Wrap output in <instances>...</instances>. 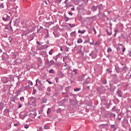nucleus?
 Instances as JSON below:
<instances>
[{"label":"nucleus","instance_id":"nucleus-1","mask_svg":"<svg viewBox=\"0 0 131 131\" xmlns=\"http://www.w3.org/2000/svg\"><path fill=\"white\" fill-rule=\"evenodd\" d=\"M29 100L30 103H32V105L33 107H36V98L34 97H31L29 98Z\"/></svg>","mask_w":131,"mask_h":131},{"label":"nucleus","instance_id":"nucleus-2","mask_svg":"<svg viewBox=\"0 0 131 131\" xmlns=\"http://www.w3.org/2000/svg\"><path fill=\"white\" fill-rule=\"evenodd\" d=\"M116 95H117L119 98H122L123 93H122V91L120 89H118L116 92Z\"/></svg>","mask_w":131,"mask_h":131},{"label":"nucleus","instance_id":"nucleus-3","mask_svg":"<svg viewBox=\"0 0 131 131\" xmlns=\"http://www.w3.org/2000/svg\"><path fill=\"white\" fill-rule=\"evenodd\" d=\"M26 116H27V114L25 112H22L19 114V118L21 119H24Z\"/></svg>","mask_w":131,"mask_h":131},{"label":"nucleus","instance_id":"nucleus-4","mask_svg":"<svg viewBox=\"0 0 131 131\" xmlns=\"http://www.w3.org/2000/svg\"><path fill=\"white\" fill-rule=\"evenodd\" d=\"M2 18H3V21H5V22L10 21V19H11V17H10V16L8 15L7 14L3 16V17Z\"/></svg>","mask_w":131,"mask_h":131},{"label":"nucleus","instance_id":"nucleus-5","mask_svg":"<svg viewBox=\"0 0 131 131\" xmlns=\"http://www.w3.org/2000/svg\"><path fill=\"white\" fill-rule=\"evenodd\" d=\"M2 80L4 82V83H7V82H9L10 81L11 82V80H10V78L6 77H4L2 78Z\"/></svg>","mask_w":131,"mask_h":131},{"label":"nucleus","instance_id":"nucleus-6","mask_svg":"<svg viewBox=\"0 0 131 131\" xmlns=\"http://www.w3.org/2000/svg\"><path fill=\"white\" fill-rule=\"evenodd\" d=\"M122 125L123 126V127H125L126 126H127L128 125V120L125 119L124 120L123 122L122 123Z\"/></svg>","mask_w":131,"mask_h":131},{"label":"nucleus","instance_id":"nucleus-7","mask_svg":"<svg viewBox=\"0 0 131 131\" xmlns=\"http://www.w3.org/2000/svg\"><path fill=\"white\" fill-rule=\"evenodd\" d=\"M110 127L111 129H113V130L115 131L116 129H117L118 126L115 124H112L111 125Z\"/></svg>","mask_w":131,"mask_h":131},{"label":"nucleus","instance_id":"nucleus-8","mask_svg":"<svg viewBox=\"0 0 131 131\" xmlns=\"http://www.w3.org/2000/svg\"><path fill=\"white\" fill-rule=\"evenodd\" d=\"M38 66H42V59L41 58H39L37 60Z\"/></svg>","mask_w":131,"mask_h":131},{"label":"nucleus","instance_id":"nucleus-9","mask_svg":"<svg viewBox=\"0 0 131 131\" xmlns=\"http://www.w3.org/2000/svg\"><path fill=\"white\" fill-rule=\"evenodd\" d=\"M77 49L78 53H81V49H82V46H78Z\"/></svg>","mask_w":131,"mask_h":131},{"label":"nucleus","instance_id":"nucleus-10","mask_svg":"<svg viewBox=\"0 0 131 131\" xmlns=\"http://www.w3.org/2000/svg\"><path fill=\"white\" fill-rule=\"evenodd\" d=\"M77 9L79 13H81V11L82 10V5H79V7L77 8Z\"/></svg>","mask_w":131,"mask_h":131},{"label":"nucleus","instance_id":"nucleus-11","mask_svg":"<svg viewBox=\"0 0 131 131\" xmlns=\"http://www.w3.org/2000/svg\"><path fill=\"white\" fill-rule=\"evenodd\" d=\"M97 9H98V6H93L91 8V11H92V12H96Z\"/></svg>","mask_w":131,"mask_h":131},{"label":"nucleus","instance_id":"nucleus-12","mask_svg":"<svg viewBox=\"0 0 131 131\" xmlns=\"http://www.w3.org/2000/svg\"><path fill=\"white\" fill-rule=\"evenodd\" d=\"M4 107H5V104L3 102H1L0 103V110H3L4 109Z\"/></svg>","mask_w":131,"mask_h":131},{"label":"nucleus","instance_id":"nucleus-13","mask_svg":"<svg viewBox=\"0 0 131 131\" xmlns=\"http://www.w3.org/2000/svg\"><path fill=\"white\" fill-rule=\"evenodd\" d=\"M53 34L55 37H59V36H60V33L59 32H53Z\"/></svg>","mask_w":131,"mask_h":131},{"label":"nucleus","instance_id":"nucleus-14","mask_svg":"<svg viewBox=\"0 0 131 131\" xmlns=\"http://www.w3.org/2000/svg\"><path fill=\"white\" fill-rule=\"evenodd\" d=\"M115 90H116V86H111V88H110L111 92H114V91H115Z\"/></svg>","mask_w":131,"mask_h":131},{"label":"nucleus","instance_id":"nucleus-15","mask_svg":"<svg viewBox=\"0 0 131 131\" xmlns=\"http://www.w3.org/2000/svg\"><path fill=\"white\" fill-rule=\"evenodd\" d=\"M39 91H43V86L42 84H40L38 86Z\"/></svg>","mask_w":131,"mask_h":131},{"label":"nucleus","instance_id":"nucleus-16","mask_svg":"<svg viewBox=\"0 0 131 131\" xmlns=\"http://www.w3.org/2000/svg\"><path fill=\"white\" fill-rule=\"evenodd\" d=\"M115 70L117 73H119V72H120V69L118 67L115 66Z\"/></svg>","mask_w":131,"mask_h":131},{"label":"nucleus","instance_id":"nucleus-17","mask_svg":"<svg viewBox=\"0 0 131 131\" xmlns=\"http://www.w3.org/2000/svg\"><path fill=\"white\" fill-rule=\"evenodd\" d=\"M76 32L75 31L74 32H72L71 33V36H72L73 37H75L76 36V35L75 34Z\"/></svg>","mask_w":131,"mask_h":131},{"label":"nucleus","instance_id":"nucleus-18","mask_svg":"<svg viewBox=\"0 0 131 131\" xmlns=\"http://www.w3.org/2000/svg\"><path fill=\"white\" fill-rule=\"evenodd\" d=\"M42 101V103H43L44 104H46V103H47V98H45V97H42L41 99Z\"/></svg>","mask_w":131,"mask_h":131},{"label":"nucleus","instance_id":"nucleus-19","mask_svg":"<svg viewBox=\"0 0 131 131\" xmlns=\"http://www.w3.org/2000/svg\"><path fill=\"white\" fill-rule=\"evenodd\" d=\"M128 70V69L126 67H124L122 68V71H124V72H126Z\"/></svg>","mask_w":131,"mask_h":131},{"label":"nucleus","instance_id":"nucleus-20","mask_svg":"<svg viewBox=\"0 0 131 131\" xmlns=\"http://www.w3.org/2000/svg\"><path fill=\"white\" fill-rule=\"evenodd\" d=\"M47 35L45 36V38H48L50 36V33H49V30L47 29Z\"/></svg>","mask_w":131,"mask_h":131},{"label":"nucleus","instance_id":"nucleus-21","mask_svg":"<svg viewBox=\"0 0 131 131\" xmlns=\"http://www.w3.org/2000/svg\"><path fill=\"white\" fill-rule=\"evenodd\" d=\"M49 63L51 64L50 66H52V65H55V61L53 60H51L49 61Z\"/></svg>","mask_w":131,"mask_h":131},{"label":"nucleus","instance_id":"nucleus-22","mask_svg":"<svg viewBox=\"0 0 131 131\" xmlns=\"http://www.w3.org/2000/svg\"><path fill=\"white\" fill-rule=\"evenodd\" d=\"M77 43H81L82 42V39L81 38H79L77 41Z\"/></svg>","mask_w":131,"mask_h":131},{"label":"nucleus","instance_id":"nucleus-23","mask_svg":"<svg viewBox=\"0 0 131 131\" xmlns=\"http://www.w3.org/2000/svg\"><path fill=\"white\" fill-rule=\"evenodd\" d=\"M112 76L113 77V79H116L117 78V75L116 74H112Z\"/></svg>","mask_w":131,"mask_h":131},{"label":"nucleus","instance_id":"nucleus-24","mask_svg":"<svg viewBox=\"0 0 131 131\" xmlns=\"http://www.w3.org/2000/svg\"><path fill=\"white\" fill-rule=\"evenodd\" d=\"M51 112H52V110H51L50 108H48V111L47 112V114H50V113H51Z\"/></svg>","mask_w":131,"mask_h":131},{"label":"nucleus","instance_id":"nucleus-25","mask_svg":"<svg viewBox=\"0 0 131 131\" xmlns=\"http://www.w3.org/2000/svg\"><path fill=\"white\" fill-rule=\"evenodd\" d=\"M106 32L108 35H111L112 34V32L108 31V30H106Z\"/></svg>","mask_w":131,"mask_h":131},{"label":"nucleus","instance_id":"nucleus-26","mask_svg":"<svg viewBox=\"0 0 131 131\" xmlns=\"http://www.w3.org/2000/svg\"><path fill=\"white\" fill-rule=\"evenodd\" d=\"M81 90V89L80 88H75L74 89V91L75 92H79V91H80Z\"/></svg>","mask_w":131,"mask_h":131},{"label":"nucleus","instance_id":"nucleus-27","mask_svg":"<svg viewBox=\"0 0 131 131\" xmlns=\"http://www.w3.org/2000/svg\"><path fill=\"white\" fill-rule=\"evenodd\" d=\"M16 99H17V98L15 96H13L12 98V102H14L15 103V102H16Z\"/></svg>","mask_w":131,"mask_h":131},{"label":"nucleus","instance_id":"nucleus-28","mask_svg":"<svg viewBox=\"0 0 131 131\" xmlns=\"http://www.w3.org/2000/svg\"><path fill=\"white\" fill-rule=\"evenodd\" d=\"M65 18L64 19L66 20V22H68L69 20H70V18L67 16H66V15H65Z\"/></svg>","mask_w":131,"mask_h":131},{"label":"nucleus","instance_id":"nucleus-29","mask_svg":"<svg viewBox=\"0 0 131 131\" xmlns=\"http://www.w3.org/2000/svg\"><path fill=\"white\" fill-rule=\"evenodd\" d=\"M69 26L71 28H73V27H75V25L73 24H69Z\"/></svg>","mask_w":131,"mask_h":131},{"label":"nucleus","instance_id":"nucleus-30","mask_svg":"<svg viewBox=\"0 0 131 131\" xmlns=\"http://www.w3.org/2000/svg\"><path fill=\"white\" fill-rule=\"evenodd\" d=\"M65 102H66V99H64L62 100H61L60 101V103L62 104V105H63V104H64Z\"/></svg>","mask_w":131,"mask_h":131},{"label":"nucleus","instance_id":"nucleus-31","mask_svg":"<svg viewBox=\"0 0 131 131\" xmlns=\"http://www.w3.org/2000/svg\"><path fill=\"white\" fill-rule=\"evenodd\" d=\"M47 24L49 25V26H51V25H53V24H54V23H53L52 21H50L47 23Z\"/></svg>","mask_w":131,"mask_h":131},{"label":"nucleus","instance_id":"nucleus-32","mask_svg":"<svg viewBox=\"0 0 131 131\" xmlns=\"http://www.w3.org/2000/svg\"><path fill=\"white\" fill-rule=\"evenodd\" d=\"M57 113H61V108H59L56 110Z\"/></svg>","mask_w":131,"mask_h":131},{"label":"nucleus","instance_id":"nucleus-33","mask_svg":"<svg viewBox=\"0 0 131 131\" xmlns=\"http://www.w3.org/2000/svg\"><path fill=\"white\" fill-rule=\"evenodd\" d=\"M53 51H54V50L51 49L50 51L49 52V55H53Z\"/></svg>","mask_w":131,"mask_h":131},{"label":"nucleus","instance_id":"nucleus-34","mask_svg":"<svg viewBox=\"0 0 131 131\" xmlns=\"http://www.w3.org/2000/svg\"><path fill=\"white\" fill-rule=\"evenodd\" d=\"M47 92H49V93H51L52 92V90L51 89V88L48 87L47 89Z\"/></svg>","mask_w":131,"mask_h":131},{"label":"nucleus","instance_id":"nucleus-35","mask_svg":"<svg viewBox=\"0 0 131 131\" xmlns=\"http://www.w3.org/2000/svg\"><path fill=\"white\" fill-rule=\"evenodd\" d=\"M103 84H107V80L104 79L102 82Z\"/></svg>","mask_w":131,"mask_h":131},{"label":"nucleus","instance_id":"nucleus-36","mask_svg":"<svg viewBox=\"0 0 131 131\" xmlns=\"http://www.w3.org/2000/svg\"><path fill=\"white\" fill-rule=\"evenodd\" d=\"M25 89L26 90H29L30 89V85H28L27 86H25Z\"/></svg>","mask_w":131,"mask_h":131},{"label":"nucleus","instance_id":"nucleus-37","mask_svg":"<svg viewBox=\"0 0 131 131\" xmlns=\"http://www.w3.org/2000/svg\"><path fill=\"white\" fill-rule=\"evenodd\" d=\"M61 53H59L58 55L55 56V57H56L57 59H59V58H60V57H61Z\"/></svg>","mask_w":131,"mask_h":131},{"label":"nucleus","instance_id":"nucleus-38","mask_svg":"<svg viewBox=\"0 0 131 131\" xmlns=\"http://www.w3.org/2000/svg\"><path fill=\"white\" fill-rule=\"evenodd\" d=\"M4 8H5V6H4V3H2V4L0 5V9H4Z\"/></svg>","mask_w":131,"mask_h":131},{"label":"nucleus","instance_id":"nucleus-39","mask_svg":"<svg viewBox=\"0 0 131 131\" xmlns=\"http://www.w3.org/2000/svg\"><path fill=\"white\" fill-rule=\"evenodd\" d=\"M37 131H42V127H39Z\"/></svg>","mask_w":131,"mask_h":131},{"label":"nucleus","instance_id":"nucleus-40","mask_svg":"<svg viewBox=\"0 0 131 131\" xmlns=\"http://www.w3.org/2000/svg\"><path fill=\"white\" fill-rule=\"evenodd\" d=\"M107 51L108 53H109L110 52H112V49L111 48H108Z\"/></svg>","mask_w":131,"mask_h":131},{"label":"nucleus","instance_id":"nucleus-41","mask_svg":"<svg viewBox=\"0 0 131 131\" xmlns=\"http://www.w3.org/2000/svg\"><path fill=\"white\" fill-rule=\"evenodd\" d=\"M17 106H18V108H21V107H22V104H21V103H18L17 104Z\"/></svg>","mask_w":131,"mask_h":131},{"label":"nucleus","instance_id":"nucleus-42","mask_svg":"<svg viewBox=\"0 0 131 131\" xmlns=\"http://www.w3.org/2000/svg\"><path fill=\"white\" fill-rule=\"evenodd\" d=\"M29 85H32H32H33V83H32V81H29Z\"/></svg>","mask_w":131,"mask_h":131},{"label":"nucleus","instance_id":"nucleus-43","mask_svg":"<svg viewBox=\"0 0 131 131\" xmlns=\"http://www.w3.org/2000/svg\"><path fill=\"white\" fill-rule=\"evenodd\" d=\"M49 73L53 74V73H54V70L53 69H51L49 70Z\"/></svg>","mask_w":131,"mask_h":131},{"label":"nucleus","instance_id":"nucleus-44","mask_svg":"<svg viewBox=\"0 0 131 131\" xmlns=\"http://www.w3.org/2000/svg\"><path fill=\"white\" fill-rule=\"evenodd\" d=\"M20 100L21 102H24V97H20Z\"/></svg>","mask_w":131,"mask_h":131},{"label":"nucleus","instance_id":"nucleus-45","mask_svg":"<svg viewBox=\"0 0 131 131\" xmlns=\"http://www.w3.org/2000/svg\"><path fill=\"white\" fill-rule=\"evenodd\" d=\"M69 49H70L69 47H66L65 50L66 51V52H69Z\"/></svg>","mask_w":131,"mask_h":131},{"label":"nucleus","instance_id":"nucleus-46","mask_svg":"<svg viewBox=\"0 0 131 131\" xmlns=\"http://www.w3.org/2000/svg\"><path fill=\"white\" fill-rule=\"evenodd\" d=\"M44 128H45V129H49V126L45 125Z\"/></svg>","mask_w":131,"mask_h":131},{"label":"nucleus","instance_id":"nucleus-47","mask_svg":"<svg viewBox=\"0 0 131 131\" xmlns=\"http://www.w3.org/2000/svg\"><path fill=\"white\" fill-rule=\"evenodd\" d=\"M8 39L9 41V42H12V39H11V36L8 37Z\"/></svg>","mask_w":131,"mask_h":131},{"label":"nucleus","instance_id":"nucleus-48","mask_svg":"<svg viewBox=\"0 0 131 131\" xmlns=\"http://www.w3.org/2000/svg\"><path fill=\"white\" fill-rule=\"evenodd\" d=\"M59 80V78H58L57 77H56L55 78V80L56 81V82H57V83H58V80Z\"/></svg>","mask_w":131,"mask_h":131},{"label":"nucleus","instance_id":"nucleus-49","mask_svg":"<svg viewBox=\"0 0 131 131\" xmlns=\"http://www.w3.org/2000/svg\"><path fill=\"white\" fill-rule=\"evenodd\" d=\"M106 71H108L109 73H111V72H112V70H111L110 69H106Z\"/></svg>","mask_w":131,"mask_h":131},{"label":"nucleus","instance_id":"nucleus-50","mask_svg":"<svg viewBox=\"0 0 131 131\" xmlns=\"http://www.w3.org/2000/svg\"><path fill=\"white\" fill-rule=\"evenodd\" d=\"M90 56H92V58H93V59H94V58H95V55H94V53H91V54H90Z\"/></svg>","mask_w":131,"mask_h":131},{"label":"nucleus","instance_id":"nucleus-51","mask_svg":"<svg viewBox=\"0 0 131 131\" xmlns=\"http://www.w3.org/2000/svg\"><path fill=\"white\" fill-rule=\"evenodd\" d=\"M29 128V125L28 124H26L25 125V128Z\"/></svg>","mask_w":131,"mask_h":131},{"label":"nucleus","instance_id":"nucleus-52","mask_svg":"<svg viewBox=\"0 0 131 131\" xmlns=\"http://www.w3.org/2000/svg\"><path fill=\"white\" fill-rule=\"evenodd\" d=\"M89 41H90V38H88V39L85 40V41L84 42V43H86L87 42H89Z\"/></svg>","mask_w":131,"mask_h":131},{"label":"nucleus","instance_id":"nucleus-53","mask_svg":"<svg viewBox=\"0 0 131 131\" xmlns=\"http://www.w3.org/2000/svg\"><path fill=\"white\" fill-rule=\"evenodd\" d=\"M44 3H45V4H46V5H47V6H48V5H50V2H47V1H45L44 2Z\"/></svg>","mask_w":131,"mask_h":131},{"label":"nucleus","instance_id":"nucleus-54","mask_svg":"<svg viewBox=\"0 0 131 131\" xmlns=\"http://www.w3.org/2000/svg\"><path fill=\"white\" fill-rule=\"evenodd\" d=\"M16 93L18 94V95H20L21 94V90H17Z\"/></svg>","mask_w":131,"mask_h":131},{"label":"nucleus","instance_id":"nucleus-55","mask_svg":"<svg viewBox=\"0 0 131 131\" xmlns=\"http://www.w3.org/2000/svg\"><path fill=\"white\" fill-rule=\"evenodd\" d=\"M73 72H74V73L76 74H78V73L77 72V70L76 69H74L73 70Z\"/></svg>","mask_w":131,"mask_h":131},{"label":"nucleus","instance_id":"nucleus-56","mask_svg":"<svg viewBox=\"0 0 131 131\" xmlns=\"http://www.w3.org/2000/svg\"><path fill=\"white\" fill-rule=\"evenodd\" d=\"M20 84H21V82H20L19 81H18V82H17V83H16V85H17V86H19Z\"/></svg>","mask_w":131,"mask_h":131},{"label":"nucleus","instance_id":"nucleus-57","mask_svg":"<svg viewBox=\"0 0 131 131\" xmlns=\"http://www.w3.org/2000/svg\"><path fill=\"white\" fill-rule=\"evenodd\" d=\"M47 81L48 82V83H49V84H52V83H53V82L52 81H51L50 80H49V79L47 80Z\"/></svg>","mask_w":131,"mask_h":131},{"label":"nucleus","instance_id":"nucleus-58","mask_svg":"<svg viewBox=\"0 0 131 131\" xmlns=\"http://www.w3.org/2000/svg\"><path fill=\"white\" fill-rule=\"evenodd\" d=\"M50 63V61H49V58H47L46 59V64H49Z\"/></svg>","mask_w":131,"mask_h":131},{"label":"nucleus","instance_id":"nucleus-59","mask_svg":"<svg viewBox=\"0 0 131 131\" xmlns=\"http://www.w3.org/2000/svg\"><path fill=\"white\" fill-rule=\"evenodd\" d=\"M102 5L101 4V5H99L98 6H97V7L98 8L99 10H100L101 9V8H102Z\"/></svg>","mask_w":131,"mask_h":131},{"label":"nucleus","instance_id":"nucleus-60","mask_svg":"<svg viewBox=\"0 0 131 131\" xmlns=\"http://www.w3.org/2000/svg\"><path fill=\"white\" fill-rule=\"evenodd\" d=\"M117 120H118V121H120L121 120V117H118L117 118Z\"/></svg>","mask_w":131,"mask_h":131},{"label":"nucleus","instance_id":"nucleus-61","mask_svg":"<svg viewBox=\"0 0 131 131\" xmlns=\"http://www.w3.org/2000/svg\"><path fill=\"white\" fill-rule=\"evenodd\" d=\"M53 58L55 61H57L58 60V58L56 57V56H54Z\"/></svg>","mask_w":131,"mask_h":131},{"label":"nucleus","instance_id":"nucleus-62","mask_svg":"<svg viewBox=\"0 0 131 131\" xmlns=\"http://www.w3.org/2000/svg\"><path fill=\"white\" fill-rule=\"evenodd\" d=\"M61 2H62V0H57V3L58 4H61Z\"/></svg>","mask_w":131,"mask_h":131},{"label":"nucleus","instance_id":"nucleus-63","mask_svg":"<svg viewBox=\"0 0 131 131\" xmlns=\"http://www.w3.org/2000/svg\"><path fill=\"white\" fill-rule=\"evenodd\" d=\"M59 89H60V90H61V91H63V86L60 85V86H59Z\"/></svg>","mask_w":131,"mask_h":131},{"label":"nucleus","instance_id":"nucleus-64","mask_svg":"<svg viewBox=\"0 0 131 131\" xmlns=\"http://www.w3.org/2000/svg\"><path fill=\"white\" fill-rule=\"evenodd\" d=\"M14 125L15 126H18V125H19V123H15Z\"/></svg>","mask_w":131,"mask_h":131}]
</instances>
